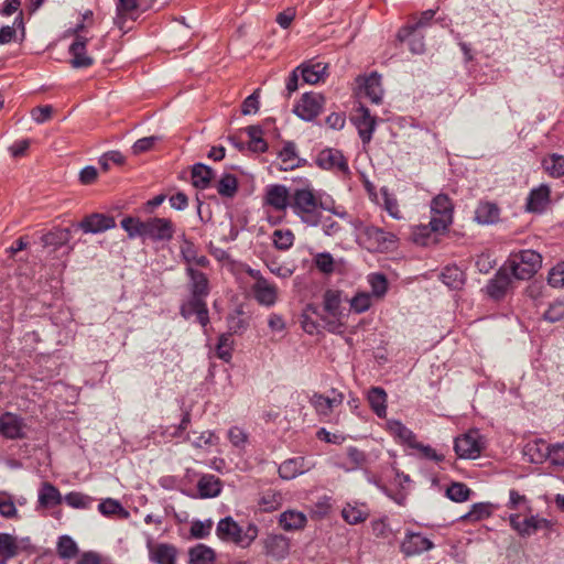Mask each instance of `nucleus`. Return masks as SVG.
Returning a JSON list of instances; mask_svg holds the SVG:
<instances>
[{"label":"nucleus","mask_w":564,"mask_h":564,"mask_svg":"<svg viewBox=\"0 0 564 564\" xmlns=\"http://www.w3.org/2000/svg\"><path fill=\"white\" fill-rule=\"evenodd\" d=\"M98 510L102 516L110 517V516H121L122 518L128 517V512L124 510L122 505L112 498L104 499L98 505Z\"/></svg>","instance_id":"nucleus-55"},{"label":"nucleus","mask_w":564,"mask_h":564,"mask_svg":"<svg viewBox=\"0 0 564 564\" xmlns=\"http://www.w3.org/2000/svg\"><path fill=\"white\" fill-rule=\"evenodd\" d=\"M63 501L73 509H88L90 508L94 498L78 491H70L64 496Z\"/></svg>","instance_id":"nucleus-50"},{"label":"nucleus","mask_w":564,"mask_h":564,"mask_svg":"<svg viewBox=\"0 0 564 564\" xmlns=\"http://www.w3.org/2000/svg\"><path fill=\"white\" fill-rule=\"evenodd\" d=\"M542 257L534 250H521L510 254L506 267L512 276L518 280L531 279L541 268Z\"/></svg>","instance_id":"nucleus-4"},{"label":"nucleus","mask_w":564,"mask_h":564,"mask_svg":"<svg viewBox=\"0 0 564 564\" xmlns=\"http://www.w3.org/2000/svg\"><path fill=\"white\" fill-rule=\"evenodd\" d=\"M434 547V543L421 533L406 531L401 543V552L405 556L419 555Z\"/></svg>","instance_id":"nucleus-14"},{"label":"nucleus","mask_w":564,"mask_h":564,"mask_svg":"<svg viewBox=\"0 0 564 564\" xmlns=\"http://www.w3.org/2000/svg\"><path fill=\"white\" fill-rule=\"evenodd\" d=\"M88 39L86 36H77L69 45L68 52L72 56L70 65L74 68H87L94 64V58L86 52Z\"/></svg>","instance_id":"nucleus-21"},{"label":"nucleus","mask_w":564,"mask_h":564,"mask_svg":"<svg viewBox=\"0 0 564 564\" xmlns=\"http://www.w3.org/2000/svg\"><path fill=\"white\" fill-rule=\"evenodd\" d=\"M511 529L517 532L520 538H530L531 535L543 531L547 536L554 529V522L550 519L541 517L539 513L531 512H512L508 517Z\"/></svg>","instance_id":"nucleus-3"},{"label":"nucleus","mask_w":564,"mask_h":564,"mask_svg":"<svg viewBox=\"0 0 564 564\" xmlns=\"http://www.w3.org/2000/svg\"><path fill=\"white\" fill-rule=\"evenodd\" d=\"M292 189L281 184L269 185L265 188V203L276 210H284L291 205Z\"/></svg>","instance_id":"nucleus-16"},{"label":"nucleus","mask_w":564,"mask_h":564,"mask_svg":"<svg viewBox=\"0 0 564 564\" xmlns=\"http://www.w3.org/2000/svg\"><path fill=\"white\" fill-rule=\"evenodd\" d=\"M279 159L281 160V170L288 171L299 167L301 165V159L296 153V148L293 142H285L282 150L279 152Z\"/></svg>","instance_id":"nucleus-41"},{"label":"nucleus","mask_w":564,"mask_h":564,"mask_svg":"<svg viewBox=\"0 0 564 564\" xmlns=\"http://www.w3.org/2000/svg\"><path fill=\"white\" fill-rule=\"evenodd\" d=\"M189 276L191 294L206 297L209 294L208 279L205 273L195 270L191 265L186 269Z\"/></svg>","instance_id":"nucleus-31"},{"label":"nucleus","mask_w":564,"mask_h":564,"mask_svg":"<svg viewBox=\"0 0 564 564\" xmlns=\"http://www.w3.org/2000/svg\"><path fill=\"white\" fill-rule=\"evenodd\" d=\"M511 272L503 265L486 285L487 294L495 300L502 299L511 285Z\"/></svg>","instance_id":"nucleus-17"},{"label":"nucleus","mask_w":564,"mask_h":564,"mask_svg":"<svg viewBox=\"0 0 564 564\" xmlns=\"http://www.w3.org/2000/svg\"><path fill=\"white\" fill-rule=\"evenodd\" d=\"M175 226L169 218L152 217L145 220L144 240L167 242L173 239Z\"/></svg>","instance_id":"nucleus-10"},{"label":"nucleus","mask_w":564,"mask_h":564,"mask_svg":"<svg viewBox=\"0 0 564 564\" xmlns=\"http://www.w3.org/2000/svg\"><path fill=\"white\" fill-rule=\"evenodd\" d=\"M340 514L346 523L357 525L369 518L370 509L366 502L354 500L344 505Z\"/></svg>","instance_id":"nucleus-19"},{"label":"nucleus","mask_w":564,"mask_h":564,"mask_svg":"<svg viewBox=\"0 0 564 564\" xmlns=\"http://www.w3.org/2000/svg\"><path fill=\"white\" fill-rule=\"evenodd\" d=\"M19 554V544L17 538L9 533H0V564L7 562Z\"/></svg>","instance_id":"nucleus-38"},{"label":"nucleus","mask_w":564,"mask_h":564,"mask_svg":"<svg viewBox=\"0 0 564 564\" xmlns=\"http://www.w3.org/2000/svg\"><path fill=\"white\" fill-rule=\"evenodd\" d=\"M282 502V495L274 489L265 490L261 494L259 506L263 511L276 510Z\"/></svg>","instance_id":"nucleus-52"},{"label":"nucleus","mask_w":564,"mask_h":564,"mask_svg":"<svg viewBox=\"0 0 564 564\" xmlns=\"http://www.w3.org/2000/svg\"><path fill=\"white\" fill-rule=\"evenodd\" d=\"M297 69L304 83L315 85L326 76L327 65L310 61L297 66Z\"/></svg>","instance_id":"nucleus-25"},{"label":"nucleus","mask_w":564,"mask_h":564,"mask_svg":"<svg viewBox=\"0 0 564 564\" xmlns=\"http://www.w3.org/2000/svg\"><path fill=\"white\" fill-rule=\"evenodd\" d=\"M507 507L511 510H520L519 512H531L532 508L530 500L514 489L509 491V501Z\"/></svg>","instance_id":"nucleus-58"},{"label":"nucleus","mask_w":564,"mask_h":564,"mask_svg":"<svg viewBox=\"0 0 564 564\" xmlns=\"http://www.w3.org/2000/svg\"><path fill=\"white\" fill-rule=\"evenodd\" d=\"M271 240L275 249L288 251L293 247L295 236L291 229H275L271 235Z\"/></svg>","instance_id":"nucleus-46"},{"label":"nucleus","mask_w":564,"mask_h":564,"mask_svg":"<svg viewBox=\"0 0 564 564\" xmlns=\"http://www.w3.org/2000/svg\"><path fill=\"white\" fill-rule=\"evenodd\" d=\"M549 445L544 440L531 441L524 447V455L528 456L529 462L542 464L550 456Z\"/></svg>","instance_id":"nucleus-32"},{"label":"nucleus","mask_w":564,"mask_h":564,"mask_svg":"<svg viewBox=\"0 0 564 564\" xmlns=\"http://www.w3.org/2000/svg\"><path fill=\"white\" fill-rule=\"evenodd\" d=\"M290 208L293 214L308 227H317L322 223V212H329L339 217L347 218L348 213L345 208L336 206L330 197L323 198L322 195L314 193L310 184H305L292 189Z\"/></svg>","instance_id":"nucleus-1"},{"label":"nucleus","mask_w":564,"mask_h":564,"mask_svg":"<svg viewBox=\"0 0 564 564\" xmlns=\"http://www.w3.org/2000/svg\"><path fill=\"white\" fill-rule=\"evenodd\" d=\"M17 29L21 30L22 39L24 37L23 12L20 11L13 21V25H3L0 29V44L4 45L14 40Z\"/></svg>","instance_id":"nucleus-45"},{"label":"nucleus","mask_w":564,"mask_h":564,"mask_svg":"<svg viewBox=\"0 0 564 564\" xmlns=\"http://www.w3.org/2000/svg\"><path fill=\"white\" fill-rule=\"evenodd\" d=\"M0 433L7 438H22L24 435L22 420L10 412L4 413L0 417Z\"/></svg>","instance_id":"nucleus-24"},{"label":"nucleus","mask_w":564,"mask_h":564,"mask_svg":"<svg viewBox=\"0 0 564 564\" xmlns=\"http://www.w3.org/2000/svg\"><path fill=\"white\" fill-rule=\"evenodd\" d=\"M442 282L453 290L460 289L465 283L464 272L456 265H448L441 273Z\"/></svg>","instance_id":"nucleus-43"},{"label":"nucleus","mask_w":564,"mask_h":564,"mask_svg":"<svg viewBox=\"0 0 564 564\" xmlns=\"http://www.w3.org/2000/svg\"><path fill=\"white\" fill-rule=\"evenodd\" d=\"M543 167L552 177H561L564 175V156L561 154H551L543 160Z\"/></svg>","instance_id":"nucleus-54"},{"label":"nucleus","mask_w":564,"mask_h":564,"mask_svg":"<svg viewBox=\"0 0 564 564\" xmlns=\"http://www.w3.org/2000/svg\"><path fill=\"white\" fill-rule=\"evenodd\" d=\"M324 310L332 318H345L347 313L341 307V293L335 290H327L323 299Z\"/></svg>","instance_id":"nucleus-29"},{"label":"nucleus","mask_w":564,"mask_h":564,"mask_svg":"<svg viewBox=\"0 0 564 564\" xmlns=\"http://www.w3.org/2000/svg\"><path fill=\"white\" fill-rule=\"evenodd\" d=\"M85 234H100L116 227L113 217L94 213L86 216L78 225Z\"/></svg>","instance_id":"nucleus-18"},{"label":"nucleus","mask_w":564,"mask_h":564,"mask_svg":"<svg viewBox=\"0 0 564 564\" xmlns=\"http://www.w3.org/2000/svg\"><path fill=\"white\" fill-rule=\"evenodd\" d=\"M216 189L223 197H234L238 189V182L232 174H224L217 182Z\"/></svg>","instance_id":"nucleus-51"},{"label":"nucleus","mask_w":564,"mask_h":564,"mask_svg":"<svg viewBox=\"0 0 564 564\" xmlns=\"http://www.w3.org/2000/svg\"><path fill=\"white\" fill-rule=\"evenodd\" d=\"M197 490L200 498H214L221 491V481L215 475H204L197 482Z\"/></svg>","instance_id":"nucleus-33"},{"label":"nucleus","mask_w":564,"mask_h":564,"mask_svg":"<svg viewBox=\"0 0 564 564\" xmlns=\"http://www.w3.org/2000/svg\"><path fill=\"white\" fill-rule=\"evenodd\" d=\"M485 441L478 430H469L454 441V449L459 458L475 459L480 456Z\"/></svg>","instance_id":"nucleus-7"},{"label":"nucleus","mask_w":564,"mask_h":564,"mask_svg":"<svg viewBox=\"0 0 564 564\" xmlns=\"http://www.w3.org/2000/svg\"><path fill=\"white\" fill-rule=\"evenodd\" d=\"M325 99L318 93H305L294 106V113L304 121L314 120L322 111Z\"/></svg>","instance_id":"nucleus-11"},{"label":"nucleus","mask_w":564,"mask_h":564,"mask_svg":"<svg viewBox=\"0 0 564 564\" xmlns=\"http://www.w3.org/2000/svg\"><path fill=\"white\" fill-rule=\"evenodd\" d=\"M214 177V171L203 164L196 163L192 167V183L196 188L205 189L209 187L210 182Z\"/></svg>","instance_id":"nucleus-39"},{"label":"nucleus","mask_w":564,"mask_h":564,"mask_svg":"<svg viewBox=\"0 0 564 564\" xmlns=\"http://www.w3.org/2000/svg\"><path fill=\"white\" fill-rule=\"evenodd\" d=\"M177 550L166 543H160L150 547V561L155 564H175Z\"/></svg>","instance_id":"nucleus-30"},{"label":"nucleus","mask_w":564,"mask_h":564,"mask_svg":"<svg viewBox=\"0 0 564 564\" xmlns=\"http://www.w3.org/2000/svg\"><path fill=\"white\" fill-rule=\"evenodd\" d=\"M214 522L212 519H207L204 521L194 520L191 523V535L195 539H206L209 536L213 530Z\"/></svg>","instance_id":"nucleus-61"},{"label":"nucleus","mask_w":564,"mask_h":564,"mask_svg":"<svg viewBox=\"0 0 564 564\" xmlns=\"http://www.w3.org/2000/svg\"><path fill=\"white\" fill-rule=\"evenodd\" d=\"M550 187L547 185H540L531 189L527 198V209L530 213H542L550 203Z\"/></svg>","instance_id":"nucleus-23"},{"label":"nucleus","mask_w":564,"mask_h":564,"mask_svg":"<svg viewBox=\"0 0 564 564\" xmlns=\"http://www.w3.org/2000/svg\"><path fill=\"white\" fill-rule=\"evenodd\" d=\"M188 556L189 564H214L216 560L215 551L200 543L189 549Z\"/></svg>","instance_id":"nucleus-40"},{"label":"nucleus","mask_w":564,"mask_h":564,"mask_svg":"<svg viewBox=\"0 0 564 564\" xmlns=\"http://www.w3.org/2000/svg\"><path fill=\"white\" fill-rule=\"evenodd\" d=\"M494 506L490 502H477L474 503L468 513H466L463 519H468L471 521H480L487 519L492 513Z\"/></svg>","instance_id":"nucleus-56"},{"label":"nucleus","mask_w":564,"mask_h":564,"mask_svg":"<svg viewBox=\"0 0 564 564\" xmlns=\"http://www.w3.org/2000/svg\"><path fill=\"white\" fill-rule=\"evenodd\" d=\"M453 220V204L445 194H438L431 202L430 227L435 232L445 231Z\"/></svg>","instance_id":"nucleus-6"},{"label":"nucleus","mask_w":564,"mask_h":564,"mask_svg":"<svg viewBox=\"0 0 564 564\" xmlns=\"http://www.w3.org/2000/svg\"><path fill=\"white\" fill-rule=\"evenodd\" d=\"M367 281L371 288V296L381 299L388 292V280L383 273L375 272L367 276Z\"/></svg>","instance_id":"nucleus-47"},{"label":"nucleus","mask_w":564,"mask_h":564,"mask_svg":"<svg viewBox=\"0 0 564 564\" xmlns=\"http://www.w3.org/2000/svg\"><path fill=\"white\" fill-rule=\"evenodd\" d=\"M360 239L365 248L370 252H384L394 248L397 237L376 226L364 228Z\"/></svg>","instance_id":"nucleus-5"},{"label":"nucleus","mask_w":564,"mask_h":564,"mask_svg":"<svg viewBox=\"0 0 564 564\" xmlns=\"http://www.w3.org/2000/svg\"><path fill=\"white\" fill-rule=\"evenodd\" d=\"M64 496L58 488L48 481L41 484L37 491L36 510L51 509L63 502Z\"/></svg>","instance_id":"nucleus-20"},{"label":"nucleus","mask_w":564,"mask_h":564,"mask_svg":"<svg viewBox=\"0 0 564 564\" xmlns=\"http://www.w3.org/2000/svg\"><path fill=\"white\" fill-rule=\"evenodd\" d=\"M313 262L315 267L325 274L333 273L335 270V261L329 252H319L315 254Z\"/></svg>","instance_id":"nucleus-63"},{"label":"nucleus","mask_w":564,"mask_h":564,"mask_svg":"<svg viewBox=\"0 0 564 564\" xmlns=\"http://www.w3.org/2000/svg\"><path fill=\"white\" fill-rule=\"evenodd\" d=\"M120 226L130 239L141 238L144 240L145 220L129 216L120 221Z\"/></svg>","instance_id":"nucleus-44"},{"label":"nucleus","mask_w":564,"mask_h":564,"mask_svg":"<svg viewBox=\"0 0 564 564\" xmlns=\"http://www.w3.org/2000/svg\"><path fill=\"white\" fill-rule=\"evenodd\" d=\"M564 317V299L552 302L543 314V318L550 323H556Z\"/></svg>","instance_id":"nucleus-62"},{"label":"nucleus","mask_w":564,"mask_h":564,"mask_svg":"<svg viewBox=\"0 0 564 564\" xmlns=\"http://www.w3.org/2000/svg\"><path fill=\"white\" fill-rule=\"evenodd\" d=\"M316 164L321 169L330 171L340 176H348L350 174L347 159L344 156L343 152L337 149L326 148L322 150L316 158Z\"/></svg>","instance_id":"nucleus-9"},{"label":"nucleus","mask_w":564,"mask_h":564,"mask_svg":"<svg viewBox=\"0 0 564 564\" xmlns=\"http://www.w3.org/2000/svg\"><path fill=\"white\" fill-rule=\"evenodd\" d=\"M249 137V149L252 152L263 153L268 149L267 142L262 138V129L258 126H249L246 128Z\"/></svg>","instance_id":"nucleus-49"},{"label":"nucleus","mask_w":564,"mask_h":564,"mask_svg":"<svg viewBox=\"0 0 564 564\" xmlns=\"http://www.w3.org/2000/svg\"><path fill=\"white\" fill-rule=\"evenodd\" d=\"M78 552L76 542L68 535H62L57 542V553L63 558L75 557Z\"/></svg>","instance_id":"nucleus-60"},{"label":"nucleus","mask_w":564,"mask_h":564,"mask_svg":"<svg viewBox=\"0 0 564 564\" xmlns=\"http://www.w3.org/2000/svg\"><path fill=\"white\" fill-rule=\"evenodd\" d=\"M343 402L344 393L336 389H332L327 395L314 392L310 397L311 405L314 408L317 416L324 422H332L334 410L341 405Z\"/></svg>","instance_id":"nucleus-8"},{"label":"nucleus","mask_w":564,"mask_h":564,"mask_svg":"<svg viewBox=\"0 0 564 564\" xmlns=\"http://www.w3.org/2000/svg\"><path fill=\"white\" fill-rule=\"evenodd\" d=\"M234 339L230 333H224L218 337L216 345V355L225 362H229L232 357Z\"/></svg>","instance_id":"nucleus-48"},{"label":"nucleus","mask_w":564,"mask_h":564,"mask_svg":"<svg viewBox=\"0 0 564 564\" xmlns=\"http://www.w3.org/2000/svg\"><path fill=\"white\" fill-rule=\"evenodd\" d=\"M70 240V230L68 228H54L43 235L42 242L45 247L57 249L67 245Z\"/></svg>","instance_id":"nucleus-42"},{"label":"nucleus","mask_w":564,"mask_h":564,"mask_svg":"<svg viewBox=\"0 0 564 564\" xmlns=\"http://www.w3.org/2000/svg\"><path fill=\"white\" fill-rule=\"evenodd\" d=\"M215 533L223 542L247 549L258 538L259 528L253 522H249L242 528L232 517L228 516L218 521Z\"/></svg>","instance_id":"nucleus-2"},{"label":"nucleus","mask_w":564,"mask_h":564,"mask_svg":"<svg viewBox=\"0 0 564 564\" xmlns=\"http://www.w3.org/2000/svg\"><path fill=\"white\" fill-rule=\"evenodd\" d=\"M207 305H206V302H205V297L192 295L191 299L187 302L182 304V306H181V315L184 318L188 319L194 314L200 312Z\"/></svg>","instance_id":"nucleus-57"},{"label":"nucleus","mask_w":564,"mask_h":564,"mask_svg":"<svg viewBox=\"0 0 564 564\" xmlns=\"http://www.w3.org/2000/svg\"><path fill=\"white\" fill-rule=\"evenodd\" d=\"M434 15H435L434 10L430 9V10L423 11L414 22L408 23L405 26H403L402 29L399 30V32H398L399 40L404 41L412 33H415L419 29L427 26L430 24V22L432 21V19L434 18Z\"/></svg>","instance_id":"nucleus-36"},{"label":"nucleus","mask_w":564,"mask_h":564,"mask_svg":"<svg viewBox=\"0 0 564 564\" xmlns=\"http://www.w3.org/2000/svg\"><path fill=\"white\" fill-rule=\"evenodd\" d=\"M228 440L234 447L243 451L248 443V434L239 426H231L227 433Z\"/></svg>","instance_id":"nucleus-64"},{"label":"nucleus","mask_w":564,"mask_h":564,"mask_svg":"<svg viewBox=\"0 0 564 564\" xmlns=\"http://www.w3.org/2000/svg\"><path fill=\"white\" fill-rule=\"evenodd\" d=\"M350 310L357 314L365 313L372 305V296L368 292H358L349 300Z\"/></svg>","instance_id":"nucleus-59"},{"label":"nucleus","mask_w":564,"mask_h":564,"mask_svg":"<svg viewBox=\"0 0 564 564\" xmlns=\"http://www.w3.org/2000/svg\"><path fill=\"white\" fill-rule=\"evenodd\" d=\"M306 521V516L295 510H286L279 518V524L285 531L300 530L305 527Z\"/></svg>","instance_id":"nucleus-34"},{"label":"nucleus","mask_w":564,"mask_h":564,"mask_svg":"<svg viewBox=\"0 0 564 564\" xmlns=\"http://www.w3.org/2000/svg\"><path fill=\"white\" fill-rule=\"evenodd\" d=\"M187 440L195 448L206 452L219 443V437L213 431L192 432L187 435Z\"/></svg>","instance_id":"nucleus-35"},{"label":"nucleus","mask_w":564,"mask_h":564,"mask_svg":"<svg viewBox=\"0 0 564 564\" xmlns=\"http://www.w3.org/2000/svg\"><path fill=\"white\" fill-rule=\"evenodd\" d=\"M387 430L402 445L413 448L417 443L416 435L399 420H389Z\"/></svg>","instance_id":"nucleus-26"},{"label":"nucleus","mask_w":564,"mask_h":564,"mask_svg":"<svg viewBox=\"0 0 564 564\" xmlns=\"http://www.w3.org/2000/svg\"><path fill=\"white\" fill-rule=\"evenodd\" d=\"M264 552L275 560H283L289 555L290 542L282 534H270L263 540Z\"/></svg>","instance_id":"nucleus-22"},{"label":"nucleus","mask_w":564,"mask_h":564,"mask_svg":"<svg viewBox=\"0 0 564 564\" xmlns=\"http://www.w3.org/2000/svg\"><path fill=\"white\" fill-rule=\"evenodd\" d=\"M254 300L262 306L272 307L279 299L278 286L269 280L254 282L251 286Z\"/></svg>","instance_id":"nucleus-15"},{"label":"nucleus","mask_w":564,"mask_h":564,"mask_svg":"<svg viewBox=\"0 0 564 564\" xmlns=\"http://www.w3.org/2000/svg\"><path fill=\"white\" fill-rule=\"evenodd\" d=\"M500 218L499 207L491 202H481L475 209L474 219L479 225H494Z\"/></svg>","instance_id":"nucleus-28"},{"label":"nucleus","mask_w":564,"mask_h":564,"mask_svg":"<svg viewBox=\"0 0 564 564\" xmlns=\"http://www.w3.org/2000/svg\"><path fill=\"white\" fill-rule=\"evenodd\" d=\"M361 91L372 104H381L383 97L381 76L376 72L371 73L364 79Z\"/></svg>","instance_id":"nucleus-27"},{"label":"nucleus","mask_w":564,"mask_h":564,"mask_svg":"<svg viewBox=\"0 0 564 564\" xmlns=\"http://www.w3.org/2000/svg\"><path fill=\"white\" fill-rule=\"evenodd\" d=\"M471 490L463 482H452L445 490V496L454 502H464L469 499Z\"/></svg>","instance_id":"nucleus-53"},{"label":"nucleus","mask_w":564,"mask_h":564,"mask_svg":"<svg viewBox=\"0 0 564 564\" xmlns=\"http://www.w3.org/2000/svg\"><path fill=\"white\" fill-rule=\"evenodd\" d=\"M368 402L377 416L383 419L387 415V393L380 387H372L368 392Z\"/></svg>","instance_id":"nucleus-37"},{"label":"nucleus","mask_w":564,"mask_h":564,"mask_svg":"<svg viewBox=\"0 0 564 564\" xmlns=\"http://www.w3.org/2000/svg\"><path fill=\"white\" fill-rule=\"evenodd\" d=\"M354 124L358 130V134L364 144H367L372 139V134L376 130V118L370 115V111L364 105L355 110V115L351 117Z\"/></svg>","instance_id":"nucleus-13"},{"label":"nucleus","mask_w":564,"mask_h":564,"mask_svg":"<svg viewBox=\"0 0 564 564\" xmlns=\"http://www.w3.org/2000/svg\"><path fill=\"white\" fill-rule=\"evenodd\" d=\"M315 467L311 457L296 456L282 462L278 468L279 476L284 480H292Z\"/></svg>","instance_id":"nucleus-12"}]
</instances>
